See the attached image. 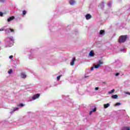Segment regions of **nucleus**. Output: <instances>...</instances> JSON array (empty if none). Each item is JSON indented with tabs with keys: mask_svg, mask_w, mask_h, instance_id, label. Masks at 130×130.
<instances>
[{
	"mask_svg": "<svg viewBox=\"0 0 130 130\" xmlns=\"http://www.w3.org/2000/svg\"><path fill=\"white\" fill-rule=\"evenodd\" d=\"M127 39V36H121L118 40L119 43H123V42H125Z\"/></svg>",
	"mask_w": 130,
	"mask_h": 130,
	"instance_id": "f257e3e1",
	"label": "nucleus"
},
{
	"mask_svg": "<svg viewBox=\"0 0 130 130\" xmlns=\"http://www.w3.org/2000/svg\"><path fill=\"white\" fill-rule=\"evenodd\" d=\"M40 96V94L37 93L32 96V99L34 100H36V99H38V98H39Z\"/></svg>",
	"mask_w": 130,
	"mask_h": 130,
	"instance_id": "f03ea898",
	"label": "nucleus"
},
{
	"mask_svg": "<svg viewBox=\"0 0 130 130\" xmlns=\"http://www.w3.org/2000/svg\"><path fill=\"white\" fill-rule=\"evenodd\" d=\"M85 18L87 20H90V19L92 18V15H90V14H86L85 15Z\"/></svg>",
	"mask_w": 130,
	"mask_h": 130,
	"instance_id": "7ed1b4c3",
	"label": "nucleus"
},
{
	"mask_svg": "<svg viewBox=\"0 0 130 130\" xmlns=\"http://www.w3.org/2000/svg\"><path fill=\"white\" fill-rule=\"evenodd\" d=\"M14 19H15V16H11L7 19V21L8 22H11V21H13Z\"/></svg>",
	"mask_w": 130,
	"mask_h": 130,
	"instance_id": "20e7f679",
	"label": "nucleus"
},
{
	"mask_svg": "<svg viewBox=\"0 0 130 130\" xmlns=\"http://www.w3.org/2000/svg\"><path fill=\"white\" fill-rule=\"evenodd\" d=\"M76 61V57L73 58L72 61L71 62V66H75V62Z\"/></svg>",
	"mask_w": 130,
	"mask_h": 130,
	"instance_id": "39448f33",
	"label": "nucleus"
},
{
	"mask_svg": "<svg viewBox=\"0 0 130 130\" xmlns=\"http://www.w3.org/2000/svg\"><path fill=\"white\" fill-rule=\"evenodd\" d=\"M21 76L22 79H26V78H27V76L25 74L21 73Z\"/></svg>",
	"mask_w": 130,
	"mask_h": 130,
	"instance_id": "423d86ee",
	"label": "nucleus"
},
{
	"mask_svg": "<svg viewBox=\"0 0 130 130\" xmlns=\"http://www.w3.org/2000/svg\"><path fill=\"white\" fill-rule=\"evenodd\" d=\"M89 56H91V57L94 56V51H93L92 50L90 51V52L89 53Z\"/></svg>",
	"mask_w": 130,
	"mask_h": 130,
	"instance_id": "0eeeda50",
	"label": "nucleus"
},
{
	"mask_svg": "<svg viewBox=\"0 0 130 130\" xmlns=\"http://www.w3.org/2000/svg\"><path fill=\"white\" fill-rule=\"evenodd\" d=\"M112 99H117L118 98V96L117 94H114L112 96Z\"/></svg>",
	"mask_w": 130,
	"mask_h": 130,
	"instance_id": "6e6552de",
	"label": "nucleus"
},
{
	"mask_svg": "<svg viewBox=\"0 0 130 130\" xmlns=\"http://www.w3.org/2000/svg\"><path fill=\"white\" fill-rule=\"evenodd\" d=\"M109 106H110V104H109V103L104 105V108H108V107H109Z\"/></svg>",
	"mask_w": 130,
	"mask_h": 130,
	"instance_id": "1a4fd4ad",
	"label": "nucleus"
},
{
	"mask_svg": "<svg viewBox=\"0 0 130 130\" xmlns=\"http://www.w3.org/2000/svg\"><path fill=\"white\" fill-rule=\"evenodd\" d=\"M75 3H76V1H75L74 0L70 1V5H75Z\"/></svg>",
	"mask_w": 130,
	"mask_h": 130,
	"instance_id": "9d476101",
	"label": "nucleus"
},
{
	"mask_svg": "<svg viewBox=\"0 0 130 130\" xmlns=\"http://www.w3.org/2000/svg\"><path fill=\"white\" fill-rule=\"evenodd\" d=\"M100 33L101 35H103V34H105V31L104 30H101Z\"/></svg>",
	"mask_w": 130,
	"mask_h": 130,
	"instance_id": "9b49d317",
	"label": "nucleus"
},
{
	"mask_svg": "<svg viewBox=\"0 0 130 130\" xmlns=\"http://www.w3.org/2000/svg\"><path fill=\"white\" fill-rule=\"evenodd\" d=\"M100 64H98V65H95V64H93L95 69H98L100 67Z\"/></svg>",
	"mask_w": 130,
	"mask_h": 130,
	"instance_id": "f8f14e48",
	"label": "nucleus"
},
{
	"mask_svg": "<svg viewBox=\"0 0 130 130\" xmlns=\"http://www.w3.org/2000/svg\"><path fill=\"white\" fill-rule=\"evenodd\" d=\"M99 64H100V66H101V64H103V61L102 60V59H101L99 61Z\"/></svg>",
	"mask_w": 130,
	"mask_h": 130,
	"instance_id": "ddd939ff",
	"label": "nucleus"
},
{
	"mask_svg": "<svg viewBox=\"0 0 130 130\" xmlns=\"http://www.w3.org/2000/svg\"><path fill=\"white\" fill-rule=\"evenodd\" d=\"M114 89H113L112 90L108 92V94H112V93H114Z\"/></svg>",
	"mask_w": 130,
	"mask_h": 130,
	"instance_id": "4468645a",
	"label": "nucleus"
},
{
	"mask_svg": "<svg viewBox=\"0 0 130 130\" xmlns=\"http://www.w3.org/2000/svg\"><path fill=\"white\" fill-rule=\"evenodd\" d=\"M61 77V75H59V76L57 77V81H59V80H60Z\"/></svg>",
	"mask_w": 130,
	"mask_h": 130,
	"instance_id": "2eb2a0df",
	"label": "nucleus"
},
{
	"mask_svg": "<svg viewBox=\"0 0 130 130\" xmlns=\"http://www.w3.org/2000/svg\"><path fill=\"white\" fill-rule=\"evenodd\" d=\"M22 14L23 15H26V14H27V12L25 10H23L22 12Z\"/></svg>",
	"mask_w": 130,
	"mask_h": 130,
	"instance_id": "dca6fc26",
	"label": "nucleus"
},
{
	"mask_svg": "<svg viewBox=\"0 0 130 130\" xmlns=\"http://www.w3.org/2000/svg\"><path fill=\"white\" fill-rule=\"evenodd\" d=\"M118 105H121V104L120 103H117L115 106H118Z\"/></svg>",
	"mask_w": 130,
	"mask_h": 130,
	"instance_id": "f3484780",
	"label": "nucleus"
},
{
	"mask_svg": "<svg viewBox=\"0 0 130 130\" xmlns=\"http://www.w3.org/2000/svg\"><path fill=\"white\" fill-rule=\"evenodd\" d=\"M13 73V70H10V71H8V74H12Z\"/></svg>",
	"mask_w": 130,
	"mask_h": 130,
	"instance_id": "a211bd4d",
	"label": "nucleus"
},
{
	"mask_svg": "<svg viewBox=\"0 0 130 130\" xmlns=\"http://www.w3.org/2000/svg\"><path fill=\"white\" fill-rule=\"evenodd\" d=\"M91 111L92 112H95V111H96V108H95L92 109Z\"/></svg>",
	"mask_w": 130,
	"mask_h": 130,
	"instance_id": "6ab92c4d",
	"label": "nucleus"
},
{
	"mask_svg": "<svg viewBox=\"0 0 130 130\" xmlns=\"http://www.w3.org/2000/svg\"><path fill=\"white\" fill-rule=\"evenodd\" d=\"M122 130H127V127H123Z\"/></svg>",
	"mask_w": 130,
	"mask_h": 130,
	"instance_id": "aec40b11",
	"label": "nucleus"
},
{
	"mask_svg": "<svg viewBox=\"0 0 130 130\" xmlns=\"http://www.w3.org/2000/svg\"><path fill=\"white\" fill-rule=\"evenodd\" d=\"M9 30H11V32H15V30L13 29L9 28Z\"/></svg>",
	"mask_w": 130,
	"mask_h": 130,
	"instance_id": "412c9836",
	"label": "nucleus"
},
{
	"mask_svg": "<svg viewBox=\"0 0 130 130\" xmlns=\"http://www.w3.org/2000/svg\"><path fill=\"white\" fill-rule=\"evenodd\" d=\"M18 106H20L21 107H23V106H24L23 104H20Z\"/></svg>",
	"mask_w": 130,
	"mask_h": 130,
	"instance_id": "4be33fe9",
	"label": "nucleus"
},
{
	"mask_svg": "<svg viewBox=\"0 0 130 130\" xmlns=\"http://www.w3.org/2000/svg\"><path fill=\"white\" fill-rule=\"evenodd\" d=\"M18 109H19V108H14V111H16V110H18Z\"/></svg>",
	"mask_w": 130,
	"mask_h": 130,
	"instance_id": "5701e85b",
	"label": "nucleus"
},
{
	"mask_svg": "<svg viewBox=\"0 0 130 130\" xmlns=\"http://www.w3.org/2000/svg\"><path fill=\"white\" fill-rule=\"evenodd\" d=\"M13 57V55H10L9 56V58H10V59H12V58Z\"/></svg>",
	"mask_w": 130,
	"mask_h": 130,
	"instance_id": "b1692460",
	"label": "nucleus"
},
{
	"mask_svg": "<svg viewBox=\"0 0 130 130\" xmlns=\"http://www.w3.org/2000/svg\"><path fill=\"white\" fill-rule=\"evenodd\" d=\"M116 77H117V76H119V73H116L115 74Z\"/></svg>",
	"mask_w": 130,
	"mask_h": 130,
	"instance_id": "393cba45",
	"label": "nucleus"
},
{
	"mask_svg": "<svg viewBox=\"0 0 130 130\" xmlns=\"http://www.w3.org/2000/svg\"><path fill=\"white\" fill-rule=\"evenodd\" d=\"M94 90H99V88H98V87H95V88H94Z\"/></svg>",
	"mask_w": 130,
	"mask_h": 130,
	"instance_id": "a878e982",
	"label": "nucleus"
},
{
	"mask_svg": "<svg viewBox=\"0 0 130 130\" xmlns=\"http://www.w3.org/2000/svg\"><path fill=\"white\" fill-rule=\"evenodd\" d=\"M3 14L2 13V12H0V16L1 17H3Z\"/></svg>",
	"mask_w": 130,
	"mask_h": 130,
	"instance_id": "bb28decb",
	"label": "nucleus"
},
{
	"mask_svg": "<svg viewBox=\"0 0 130 130\" xmlns=\"http://www.w3.org/2000/svg\"><path fill=\"white\" fill-rule=\"evenodd\" d=\"M92 111H90V112H89V115H91V114H92Z\"/></svg>",
	"mask_w": 130,
	"mask_h": 130,
	"instance_id": "cd10ccee",
	"label": "nucleus"
},
{
	"mask_svg": "<svg viewBox=\"0 0 130 130\" xmlns=\"http://www.w3.org/2000/svg\"><path fill=\"white\" fill-rule=\"evenodd\" d=\"M94 70V67H92L90 69V71H93Z\"/></svg>",
	"mask_w": 130,
	"mask_h": 130,
	"instance_id": "c85d7f7f",
	"label": "nucleus"
},
{
	"mask_svg": "<svg viewBox=\"0 0 130 130\" xmlns=\"http://www.w3.org/2000/svg\"><path fill=\"white\" fill-rule=\"evenodd\" d=\"M5 30V29H3V28H1L0 29V31H4Z\"/></svg>",
	"mask_w": 130,
	"mask_h": 130,
	"instance_id": "c756f323",
	"label": "nucleus"
},
{
	"mask_svg": "<svg viewBox=\"0 0 130 130\" xmlns=\"http://www.w3.org/2000/svg\"><path fill=\"white\" fill-rule=\"evenodd\" d=\"M127 130H130V127H127Z\"/></svg>",
	"mask_w": 130,
	"mask_h": 130,
	"instance_id": "7c9ffc66",
	"label": "nucleus"
},
{
	"mask_svg": "<svg viewBox=\"0 0 130 130\" xmlns=\"http://www.w3.org/2000/svg\"><path fill=\"white\" fill-rule=\"evenodd\" d=\"M126 94H127L128 95H130V93L129 92H126Z\"/></svg>",
	"mask_w": 130,
	"mask_h": 130,
	"instance_id": "2f4dec72",
	"label": "nucleus"
},
{
	"mask_svg": "<svg viewBox=\"0 0 130 130\" xmlns=\"http://www.w3.org/2000/svg\"><path fill=\"white\" fill-rule=\"evenodd\" d=\"M103 84H106V82H103Z\"/></svg>",
	"mask_w": 130,
	"mask_h": 130,
	"instance_id": "473e14b6",
	"label": "nucleus"
},
{
	"mask_svg": "<svg viewBox=\"0 0 130 130\" xmlns=\"http://www.w3.org/2000/svg\"><path fill=\"white\" fill-rule=\"evenodd\" d=\"M85 78H87V76H85Z\"/></svg>",
	"mask_w": 130,
	"mask_h": 130,
	"instance_id": "72a5a7b5",
	"label": "nucleus"
}]
</instances>
